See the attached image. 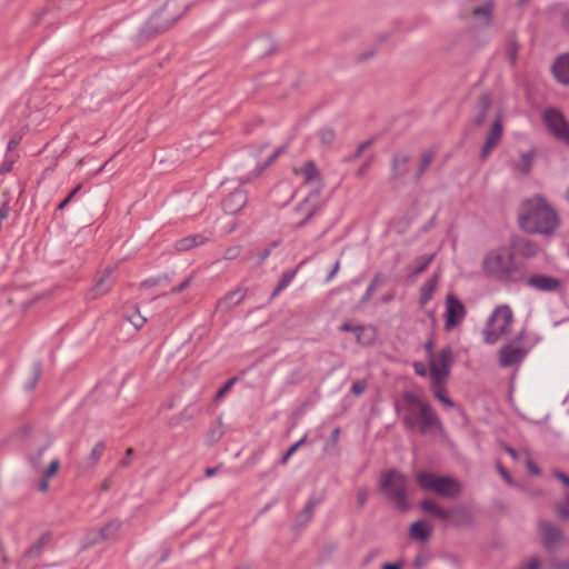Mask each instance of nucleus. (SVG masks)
<instances>
[{
    "mask_svg": "<svg viewBox=\"0 0 569 569\" xmlns=\"http://www.w3.org/2000/svg\"><path fill=\"white\" fill-rule=\"evenodd\" d=\"M415 372L420 377H426L429 375V365L426 366L423 362H415L413 363Z\"/></svg>",
    "mask_w": 569,
    "mask_h": 569,
    "instance_id": "38",
    "label": "nucleus"
},
{
    "mask_svg": "<svg viewBox=\"0 0 569 569\" xmlns=\"http://www.w3.org/2000/svg\"><path fill=\"white\" fill-rule=\"evenodd\" d=\"M438 282L439 276L436 273L421 286L419 297V303L421 307L427 306V303L432 299L438 288Z\"/></svg>",
    "mask_w": 569,
    "mask_h": 569,
    "instance_id": "19",
    "label": "nucleus"
},
{
    "mask_svg": "<svg viewBox=\"0 0 569 569\" xmlns=\"http://www.w3.org/2000/svg\"><path fill=\"white\" fill-rule=\"evenodd\" d=\"M519 223L528 232L551 233L559 226V219L546 199L533 197L522 203Z\"/></svg>",
    "mask_w": 569,
    "mask_h": 569,
    "instance_id": "1",
    "label": "nucleus"
},
{
    "mask_svg": "<svg viewBox=\"0 0 569 569\" xmlns=\"http://www.w3.org/2000/svg\"><path fill=\"white\" fill-rule=\"evenodd\" d=\"M217 469L216 468H207L204 473L207 477H211L216 473Z\"/></svg>",
    "mask_w": 569,
    "mask_h": 569,
    "instance_id": "56",
    "label": "nucleus"
},
{
    "mask_svg": "<svg viewBox=\"0 0 569 569\" xmlns=\"http://www.w3.org/2000/svg\"><path fill=\"white\" fill-rule=\"evenodd\" d=\"M478 111H477V114H476V123L477 124H482L487 118V112L489 111V108H490V101L487 97H481L479 99V102H478Z\"/></svg>",
    "mask_w": 569,
    "mask_h": 569,
    "instance_id": "30",
    "label": "nucleus"
},
{
    "mask_svg": "<svg viewBox=\"0 0 569 569\" xmlns=\"http://www.w3.org/2000/svg\"><path fill=\"white\" fill-rule=\"evenodd\" d=\"M339 267H340V262H339V261H337V262H336V264H335V267H333V269H332V271L330 272V274H329V277H328V280H331V279L335 277V274H336V273L338 272V270H339Z\"/></svg>",
    "mask_w": 569,
    "mask_h": 569,
    "instance_id": "50",
    "label": "nucleus"
},
{
    "mask_svg": "<svg viewBox=\"0 0 569 569\" xmlns=\"http://www.w3.org/2000/svg\"><path fill=\"white\" fill-rule=\"evenodd\" d=\"M240 248L239 247H232L226 250L224 258L226 259H234L239 256Z\"/></svg>",
    "mask_w": 569,
    "mask_h": 569,
    "instance_id": "42",
    "label": "nucleus"
},
{
    "mask_svg": "<svg viewBox=\"0 0 569 569\" xmlns=\"http://www.w3.org/2000/svg\"><path fill=\"white\" fill-rule=\"evenodd\" d=\"M563 22H565L566 27L569 28V11L565 14Z\"/></svg>",
    "mask_w": 569,
    "mask_h": 569,
    "instance_id": "59",
    "label": "nucleus"
},
{
    "mask_svg": "<svg viewBox=\"0 0 569 569\" xmlns=\"http://www.w3.org/2000/svg\"><path fill=\"white\" fill-rule=\"evenodd\" d=\"M432 156L430 153H425L420 160V163L417 170L412 173V180H417L431 163Z\"/></svg>",
    "mask_w": 569,
    "mask_h": 569,
    "instance_id": "32",
    "label": "nucleus"
},
{
    "mask_svg": "<svg viewBox=\"0 0 569 569\" xmlns=\"http://www.w3.org/2000/svg\"><path fill=\"white\" fill-rule=\"evenodd\" d=\"M81 189V186H77L67 197L71 200Z\"/></svg>",
    "mask_w": 569,
    "mask_h": 569,
    "instance_id": "53",
    "label": "nucleus"
},
{
    "mask_svg": "<svg viewBox=\"0 0 569 569\" xmlns=\"http://www.w3.org/2000/svg\"><path fill=\"white\" fill-rule=\"evenodd\" d=\"M316 139L321 146H330L336 139V132L329 127H323L316 133Z\"/></svg>",
    "mask_w": 569,
    "mask_h": 569,
    "instance_id": "28",
    "label": "nucleus"
},
{
    "mask_svg": "<svg viewBox=\"0 0 569 569\" xmlns=\"http://www.w3.org/2000/svg\"><path fill=\"white\" fill-rule=\"evenodd\" d=\"M435 258V254H427V256H422L420 257L416 262L415 264L411 266L410 268V278H411V281H415L416 278L422 273L423 271L427 270V268L430 266V263L432 262Z\"/></svg>",
    "mask_w": 569,
    "mask_h": 569,
    "instance_id": "25",
    "label": "nucleus"
},
{
    "mask_svg": "<svg viewBox=\"0 0 569 569\" xmlns=\"http://www.w3.org/2000/svg\"><path fill=\"white\" fill-rule=\"evenodd\" d=\"M507 57L511 64H516L518 59V44L515 40H511L507 47Z\"/></svg>",
    "mask_w": 569,
    "mask_h": 569,
    "instance_id": "33",
    "label": "nucleus"
},
{
    "mask_svg": "<svg viewBox=\"0 0 569 569\" xmlns=\"http://www.w3.org/2000/svg\"><path fill=\"white\" fill-rule=\"evenodd\" d=\"M543 119L549 131L558 140L569 144V123L562 113L556 109H549L545 112Z\"/></svg>",
    "mask_w": 569,
    "mask_h": 569,
    "instance_id": "10",
    "label": "nucleus"
},
{
    "mask_svg": "<svg viewBox=\"0 0 569 569\" xmlns=\"http://www.w3.org/2000/svg\"><path fill=\"white\" fill-rule=\"evenodd\" d=\"M421 508L426 512H428V513H430V515H432V516H435L437 518H440L442 520H449L451 518V511L445 510V509L440 508L432 500H425V501H422L421 502Z\"/></svg>",
    "mask_w": 569,
    "mask_h": 569,
    "instance_id": "24",
    "label": "nucleus"
},
{
    "mask_svg": "<svg viewBox=\"0 0 569 569\" xmlns=\"http://www.w3.org/2000/svg\"><path fill=\"white\" fill-rule=\"evenodd\" d=\"M191 0H168L146 23V32L159 33L172 27L190 8Z\"/></svg>",
    "mask_w": 569,
    "mask_h": 569,
    "instance_id": "5",
    "label": "nucleus"
},
{
    "mask_svg": "<svg viewBox=\"0 0 569 569\" xmlns=\"http://www.w3.org/2000/svg\"><path fill=\"white\" fill-rule=\"evenodd\" d=\"M367 498H368L367 491L365 489H359L357 492V500L360 506L365 505V502L367 501Z\"/></svg>",
    "mask_w": 569,
    "mask_h": 569,
    "instance_id": "44",
    "label": "nucleus"
},
{
    "mask_svg": "<svg viewBox=\"0 0 569 569\" xmlns=\"http://www.w3.org/2000/svg\"><path fill=\"white\" fill-rule=\"evenodd\" d=\"M103 450H104V447L102 443L94 445V447L92 448L91 453H90V458L92 459L93 463L100 459Z\"/></svg>",
    "mask_w": 569,
    "mask_h": 569,
    "instance_id": "37",
    "label": "nucleus"
},
{
    "mask_svg": "<svg viewBox=\"0 0 569 569\" xmlns=\"http://www.w3.org/2000/svg\"><path fill=\"white\" fill-rule=\"evenodd\" d=\"M556 569H569V561L561 562L556 566Z\"/></svg>",
    "mask_w": 569,
    "mask_h": 569,
    "instance_id": "57",
    "label": "nucleus"
},
{
    "mask_svg": "<svg viewBox=\"0 0 569 569\" xmlns=\"http://www.w3.org/2000/svg\"><path fill=\"white\" fill-rule=\"evenodd\" d=\"M407 478L397 472L388 471L382 476L381 486L389 499L401 510H407Z\"/></svg>",
    "mask_w": 569,
    "mask_h": 569,
    "instance_id": "8",
    "label": "nucleus"
},
{
    "mask_svg": "<svg viewBox=\"0 0 569 569\" xmlns=\"http://www.w3.org/2000/svg\"><path fill=\"white\" fill-rule=\"evenodd\" d=\"M445 306V329L451 331L461 326L467 316V310L462 301L453 293L447 295Z\"/></svg>",
    "mask_w": 569,
    "mask_h": 569,
    "instance_id": "9",
    "label": "nucleus"
},
{
    "mask_svg": "<svg viewBox=\"0 0 569 569\" xmlns=\"http://www.w3.org/2000/svg\"><path fill=\"white\" fill-rule=\"evenodd\" d=\"M131 322L133 323V326H134L136 328H140V327L146 322V319H144V318H142V317H138V319H137V320H133V319H132V320H131Z\"/></svg>",
    "mask_w": 569,
    "mask_h": 569,
    "instance_id": "48",
    "label": "nucleus"
},
{
    "mask_svg": "<svg viewBox=\"0 0 569 569\" xmlns=\"http://www.w3.org/2000/svg\"><path fill=\"white\" fill-rule=\"evenodd\" d=\"M234 382H236V378L230 379V380H229V381H228L223 387H221V388L218 390V392H217V395H216V398H217V399H220V398H222L226 393H228V392L231 390V388L233 387Z\"/></svg>",
    "mask_w": 569,
    "mask_h": 569,
    "instance_id": "39",
    "label": "nucleus"
},
{
    "mask_svg": "<svg viewBox=\"0 0 569 569\" xmlns=\"http://www.w3.org/2000/svg\"><path fill=\"white\" fill-rule=\"evenodd\" d=\"M526 284L537 291H556L560 287V280L550 276L536 273L527 278Z\"/></svg>",
    "mask_w": 569,
    "mask_h": 569,
    "instance_id": "12",
    "label": "nucleus"
},
{
    "mask_svg": "<svg viewBox=\"0 0 569 569\" xmlns=\"http://www.w3.org/2000/svg\"><path fill=\"white\" fill-rule=\"evenodd\" d=\"M406 412L405 421L412 430L427 433L435 429L439 421L430 406L413 393L403 397Z\"/></svg>",
    "mask_w": 569,
    "mask_h": 569,
    "instance_id": "3",
    "label": "nucleus"
},
{
    "mask_svg": "<svg viewBox=\"0 0 569 569\" xmlns=\"http://www.w3.org/2000/svg\"><path fill=\"white\" fill-rule=\"evenodd\" d=\"M356 328H357V327H353V326H351V325H349V323H343V325L340 327V329H341L342 331H350V332H355V329H356Z\"/></svg>",
    "mask_w": 569,
    "mask_h": 569,
    "instance_id": "49",
    "label": "nucleus"
},
{
    "mask_svg": "<svg viewBox=\"0 0 569 569\" xmlns=\"http://www.w3.org/2000/svg\"><path fill=\"white\" fill-rule=\"evenodd\" d=\"M188 286H189V281L186 280L178 288H174L172 291L173 292H180V291L184 290Z\"/></svg>",
    "mask_w": 569,
    "mask_h": 569,
    "instance_id": "51",
    "label": "nucleus"
},
{
    "mask_svg": "<svg viewBox=\"0 0 569 569\" xmlns=\"http://www.w3.org/2000/svg\"><path fill=\"white\" fill-rule=\"evenodd\" d=\"M127 453H128V455H131V453H132V449H131V448H129V449L127 450Z\"/></svg>",
    "mask_w": 569,
    "mask_h": 569,
    "instance_id": "63",
    "label": "nucleus"
},
{
    "mask_svg": "<svg viewBox=\"0 0 569 569\" xmlns=\"http://www.w3.org/2000/svg\"><path fill=\"white\" fill-rule=\"evenodd\" d=\"M71 200L67 197L59 206H58V209L59 210H62L67 207V204L70 202Z\"/></svg>",
    "mask_w": 569,
    "mask_h": 569,
    "instance_id": "55",
    "label": "nucleus"
},
{
    "mask_svg": "<svg viewBox=\"0 0 569 569\" xmlns=\"http://www.w3.org/2000/svg\"><path fill=\"white\" fill-rule=\"evenodd\" d=\"M120 525L118 522L108 525L103 531L118 530Z\"/></svg>",
    "mask_w": 569,
    "mask_h": 569,
    "instance_id": "52",
    "label": "nucleus"
},
{
    "mask_svg": "<svg viewBox=\"0 0 569 569\" xmlns=\"http://www.w3.org/2000/svg\"><path fill=\"white\" fill-rule=\"evenodd\" d=\"M532 166V154L531 153H525L521 157L519 169L521 172L527 173L530 171Z\"/></svg>",
    "mask_w": 569,
    "mask_h": 569,
    "instance_id": "34",
    "label": "nucleus"
},
{
    "mask_svg": "<svg viewBox=\"0 0 569 569\" xmlns=\"http://www.w3.org/2000/svg\"><path fill=\"white\" fill-rule=\"evenodd\" d=\"M312 508H313V506H312L311 503H309V505L306 507L305 512H306L307 515H310V513L312 512Z\"/></svg>",
    "mask_w": 569,
    "mask_h": 569,
    "instance_id": "61",
    "label": "nucleus"
},
{
    "mask_svg": "<svg viewBox=\"0 0 569 569\" xmlns=\"http://www.w3.org/2000/svg\"><path fill=\"white\" fill-rule=\"evenodd\" d=\"M357 342L363 347L372 346L377 339V332L373 327L359 326L355 329Z\"/></svg>",
    "mask_w": 569,
    "mask_h": 569,
    "instance_id": "20",
    "label": "nucleus"
},
{
    "mask_svg": "<svg viewBox=\"0 0 569 569\" xmlns=\"http://www.w3.org/2000/svg\"><path fill=\"white\" fill-rule=\"evenodd\" d=\"M31 375H32V382L29 386L30 388H32L37 383L39 376H40V370L37 366L33 367Z\"/></svg>",
    "mask_w": 569,
    "mask_h": 569,
    "instance_id": "46",
    "label": "nucleus"
},
{
    "mask_svg": "<svg viewBox=\"0 0 569 569\" xmlns=\"http://www.w3.org/2000/svg\"><path fill=\"white\" fill-rule=\"evenodd\" d=\"M58 468H59V460H57V459L52 460L50 462L49 467L47 468V470L44 471L43 477L47 479H50L51 477H53L57 473Z\"/></svg>",
    "mask_w": 569,
    "mask_h": 569,
    "instance_id": "36",
    "label": "nucleus"
},
{
    "mask_svg": "<svg viewBox=\"0 0 569 569\" xmlns=\"http://www.w3.org/2000/svg\"><path fill=\"white\" fill-rule=\"evenodd\" d=\"M366 169H367V167H366V166L361 167V168L358 170V176H359V177H360V176H362V174L365 173Z\"/></svg>",
    "mask_w": 569,
    "mask_h": 569,
    "instance_id": "62",
    "label": "nucleus"
},
{
    "mask_svg": "<svg viewBox=\"0 0 569 569\" xmlns=\"http://www.w3.org/2000/svg\"><path fill=\"white\" fill-rule=\"evenodd\" d=\"M17 144H18V141L12 139L8 143V149L12 150V149H14L17 147Z\"/></svg>",
    "mask_w": 569,
    "mask_h": 569,
    "instance_id": "58",
    "label": "nucleus"
},
{
    "mask_svg": "<svg viewBox=\"0 0 569 569\" xmlns=\"http://www.w3.org/2000/svg\"><path fill=\"white\" fill-rule=\"evenodd\" d=\"M567 199L569 201V188H568V191H567Z\"/></svg>",
    "mask_w": 569,
    "mask_h": 569,
    "instance_id": "64",
    "label": "nucleus"
},
{
    "mask_svg": "<svg viewBox=\"0 0 569 569\" xmlns=\"http://www.w3.org/2000/svg\"><path fill=\"white\" fill-rule=\"evenodd\" d=\"M507 451L510 453V456L518 460V461H522L528 471L531 473V475H539L540 473V470L538 468V466L531 460L529 453L526 451V450H522V451H516L511 448H508Z\"/></svg>",
    "mask_w": 569,
    "mask_h": 569,
    "instance_id": "23",
    "label": "nucleus"
},
{
    "mask_svg": "<svg viewBox=\"0 0 569 569\" xmlns=\"http://www.w3.org/2000/svg\"><path fill=\"white\" fill-rule=\"evenodd\" d=\"M416 481L423 490L435 492L441 497L453 499L461 491L458 480L448 476H438L429 471H420L416 475Z\"/></svg>",
    "mask_w": 569,
    "mask_h": 569,
    "instance_id": "7",
    "label": "nucleus"
},
{
    "mask_svg": "<svg viewBox=\"0 0 569 569\" xmlns=\"http://www.w3.org/2000/svg\"><path fill=\"white\" fill-rule=\"evenodd\" d=\"M555 477L559 479L563 487L569 491V477L562 472H555Z\"/></svg>",
    "mask_w": 569,
    "mask_h": 569,
    "instance_id": "43",
    "label": "nucleus"
},
{
    "mask_svg": "<svg viewBox=\"0 0 569 569\" xmlns=\"http://www.w3.org/2000/svg\"><path fill=\"white\" fill-rule=\"evenodd\" d=\"M366 389H367V382L361 381V380L356 381L351 387V391L357 396L363 393Z\"/></svg>",
    "mask_w": 569,
    "mask_h": 569,
    "instance_id": "40",
    "label": "nucleus"
},
{
    "mask_svg": "<svg viewBox=\"0 0 569 569\" xmlns=\"http://www.w3.org/2000/svg\"><path fill=\"white\" fill-rule=\"evenodd\" d=\"M243 299V293L240 290H234L224 296L219 302L221 308H230L237 306Z\"/></svg>",
    "mask_w": 569,
    "mask_h": 569,
    "instance_id": "29",
    "label": "nucleus"
},
{
    "mask_svg": "<svg viewBox=\"0 0 569 569\" xmlns=\"http://www.w3.org/2000/svg\"><path fill=\"white\" fill-rule=\"evenodd\" d=\"M502 131V120L501 117L497 114L481 150L482 159H486L491 153V151L497 147L501 139Z\"/></svg>",
    "mask_w": 569,
    "mask_h": 569,
    "instance_id": "13",
    "label": "nucleus"
},
{
    "mask_svg": "<svg viewBox=\"0 0 569 569\" xmlns=\"http://www.w3.org/2000/svg\"><path fill=\"white\" fill-rule=\"evenodd\" d=\"M296 276V271L295 270H290V271H286L280 280H279V283L277 286V288L274 289L273 293H272V297H276L277 295H279L284 288H287L289 286V283L292 281V279L295 278Z\"/></svg>",
    "mask_w": 569,
    "mask_h": 569,
    "instance_id": "31",
    "label": "nucleus"
},
{
    "mask_svg": "<svg viewBox=\"0 0 569 569\" xmlns=\"http://www.w3.org/2000/svg\"><path fill=\"white\" fill-rule=\"evenodd\" d=\"M373 291V286L371 284L368 289H367V292H366V299H368L370 297V295L372 293Z\"/></svg>",
    "mask_w": 569,
    "mask_h": 569,
    "instance_id": "60",
    "label": "nucleus"
},
{
    "mask_svg": "<svg viewBox=\"0 0 569 569\" xmlns=\"http://www.w3.org/2000/svg\"><path fill=\"white\" fill-rule=\"evenodd\" d=\"M247 203V196L243 191L237 190L230 193L222 202L223 210L227 213L234 214L239 212Z\"/></svg>",
    "mask_w": 569,
    "mask_h": 569,
    "instance_id": "17",
    "label": "nucleus"
},
{
    "mask_svg": "<svg viewBox=\"0 0 569 569\" xmlns=\"http://www.w3.org/2000/svg\"><path fill=\"white\" fill-rule=\"evenodd\" d=\"M433 343L428 341L425 345L429 361L430 387L435 397L445 406L452 407V401L446 396L445 387L448 381L450 369L453 362V352L450 347H445L438 352L432 351Z\"/></svg>",
    "mask_w": 569,
    "mask_h": 569,
    "instance_id": "2",
    "label": "nucleus"
},
{
    "mask_svg": "<svg viewBox=\"0 0 569 569\" xmlns=\"http://www.w3.org/2000/svg\"><path fill=\"white\" fill-rule=\"evenodd\" d=\"M523 353L516 347H506L500 351V363L503 367L513 366L521 361Z\"/></svg>",
    "mask_w": 569,
    "mask_h": 569,
    "instance_id": "21",
    "label": "nucleus"
},
{
    "mask_svg": "<svg viewBox=\"0 0 569 569\" xmlns=\"http://www.w3.org/2000/svg\"><path fill=\"white\" fill-rule=\"evenodd\" d=\"M392 178L397 180H412V173L409 170V157L405 153L395 156L391 164Z\"/></svg>",
    "mask_w": 569,
    "mask_h": 569,
    "instance_id": "16",
    "label": "nucleus"
},
{
    "mask_svg": "<svg viewBox=\"0 0 569 569\" xmlns=\"http://www.w3.org/2000/svg\"><path fill=\"white\" fill-rule=\"evenodd\" d=\"M113 267H107L102 272L98 274V278L93 287L89 291V298L97 299L104 296L113 284L112 273Z\"/></svg>",
    "mask_w": 569,
    "mask_h": 569,
    "instance_id": "11",
    "label": "nucleus"
},
{
    "mask_svg": "<svg viewBox=\"0 0 569 569\" xmlns=\"http://www.w3.org/2000/svg\"><path fill=\"white\" fill-rule=\"evenodd\" d=\"M557 511L562 518H569V496L567 497V505H557Z\"/></svg>",
    "mask_w": 569,
    "mask_h": 569,
    "instance_id": "41",
    "label": "nucleus"
},
{
    "mask_svg": "<svg viewBox=\"0 0 569 569\" xmlns=\"http://www.w3.org/2000/svg\"><path fill=\"white\" fill-rule=\"evenodd\" d=\"M498 470H499V473L501 475V477L503 478V480L506 482H508L509 485H511L512 480H511L509 472L500 465L498 466Z\"/></svg>",
    "mask_w": 569,
    "mask_h": 569,
    "instance_id": "45",
    "label": "nucleus"
},
{
    "mask_svg": "<svg viewBox=\"0 0 569 569\" xmlns=\"http://www.w3.org/2000/svg\"><path fill=\"white\" fill-rule=\"evenodd\" d=\"M513 313L508 305L498 306L489 317L483 331V341L488 345L497 342L511 331Z\"/></svg>",
    "mask_w": 569,
    "mask_h": 569,
    "instance_id": "6",
    "label": "nucleus"
},
{
    "mask_svg": "<svg viewBox=\"0 0 569 569\" xmlns=\"http://www.w3.org/2000/svg\"><path fill=\"white\" fill-rule=\"evenodd\" d=\"M431 528L425 521L413 522L410 527V536L413 539L423 541L430 535Z\"/></svg>",
    "mask_w": 569,
    "mask_h": 569,
    "instance_id": "26",
    "label": "nucleus"
},
{
    "mask_svg": "<svg viewBox=\"0 0 569 569\" xmlns=\"http://www.w3.org/2000/svg\"><path fill=\"white\" fill-rule=\"evenodd\" d=\"M492 12H493L492 2H486L485 4L472 9V14L475 17L483 19V22L486 24H488L490 22Z\"/></svg>",
    "mask_w": 569,
    "mask_h": 569,
    "instance_id": "27",
    "label": "nucleus"
},
{
    "mask_svg": "<svg viewBox=\"0 0 569 569\" xmlns=\"http://www.w3.org/2000/svg\"><path fill=\"white\" fill-rule=\"evenodd\" d=\"M48 487H49V479L43 477V479L41 480V482L39 485V489L41 491H47Z\"/></svg>",
    "mask_w": 569,
    "mask_h": 569,
    "instance_id": "47",
    "label": "nucleus"
},
{
    "mask_svg": "<svg viewBox=\"0 0 569 569\" xmlns=\"http://www.w3.org/2000/svg\"><path fill=\"white\" fill-rule=\"evenodd\" d=\"M305 439H306V438L300 439L299 441H297L296 443H293V445L289 448V450L286 452V455H284V456H283V458H282V461H281V462H282L283 465L288 462V460L290 459V457H291V456H292V455L298 450V448H299V447L305 442Z\"/></svg>",
    "mask_w": 569,
    "mask_h": 569,
    "instance_id": "35",
    "label": "nucleus"
},
{
    "mask_svg": "<svg viewBox=\"0 0 569 569\" xmlns=\"http://www.w3.org/2000/svg\"><path fill=\"white\" fill-rule=\"evenodd\" d=\"M552 72L559 82L569 84V53L560 56L555 61Z\"/></svg>",
    "mask_w": 569,
    "mask_h": 569,
    "instance_id": "18",
    "label": "nucleus"
},
{
    "mask_svg": "<svg viewBox=\"0 0 569 569\" xmlns=\"http://www.w3.org/2000/svg\"><path fill=\"white\" fill-rule=\"evenodd\" d=\"M482 271L498 280H511L517 271L512 250L499 247L488 251L482 260Z\"/></svg>",
    "mask_w": 569,
    "mask_h": 569,
    "instance_id": "4",
    "label": "nucleus"
},
{
    "mask_svg": "<svg viewBox=\"0 0 569 569\" xmlns=\"http://www.w3.org/2000/svg\"><path fill=\"white\" fill-rule=\"evenodd\" d=\"M382 569H400V566L397 563H386Z\"/></svg>",
    "mask_w": 569,
    "mask_h": 569,
    "instance_id": "54",
    "label": "nucleus"
},
{
    "mask_svg": "<svg viewBox=\"0 0 569 569\" xmlns=\"http://www.w3.org/2000/svg\"><path fill=\"white\" fill-rule=\"evenodd\" d=\"M539 533L543 546L547 549L557 548L562 541V535L555 526L549 522H541L539 526Z\"/></svg>",
    "mask_w": 569,
    "mask_h": 569,
    "instance_id": "15",
    "label": "nucleus"
},
{
    "mask_svg": "<svg viewBox=\"0 0 569 569\" xmlns=\"http://www.w3.org/2000/svg\"><path fill=\"white\" fill-rule=\"evenodd\" d=\"M292 171L303 183H310L316 188L320 186V173L312 161H307L300 167H295Z\"/></svg>",
    "mask_w": 569,
    "mask_h": 569,
    "instance_id": "14",
    "label": "nucleus"
},
{
    "mask_svg": "<svg viewBox=\"0 0 569 569\" xmlns=\"http://www.w3.org/2000/svg\"><path fill=\"white\" fill-rule=\"evenodd\" d=\"M206 241L207 238L202 234H191L178 240L176 242V249L179 251H188L192 248L203 244Z\"/></svg>",
    "mask_w": 569,
    "mask_h": 569,
    "instance_id": "22",
    "label": "nucleus"
}]
</instances>
